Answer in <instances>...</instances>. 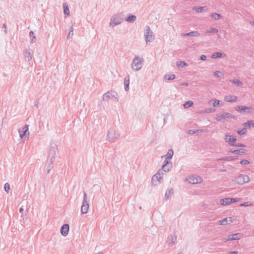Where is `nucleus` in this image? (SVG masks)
Segmentation results:
<instances>
[{
	"label": "nucleus",
	"instance_id": "1",
	"mask_svg": "<svg viewBox=\"0 0 254 254\" xmlns=\"http://www.w3.org/2000/svg\"><path fill=\"white\" fill-rule=\"evenodd\" d=\"M124 21V14L122 13L114 15L111 18L110 26L114 27L122 23Z\"/></svg>",
	"mask_w": 254,
	"mask_h": 254
},
{
	"label": "nucleus",
	"instance_id": "2",
	"mask_svg": "<svg viewBox=\"0 0 254 254\" xmlns=\"http://www.w3.org/2000/svg\"><path fill=\"white\" fill-rule=\"evenodd\" d=\"M144 36L146 44H149L155 39L153 32L151 30L150 26L148 25H146L145 27Z\"/></svg>",
	"mask_w": 254,
	"mask_h": 254
},
{
	"label": "nucleus",
	"instance_id": "3",
	"mask_svg": "<svg viewBox=\"0 0 254 254\" xmlns=\"http://www.w3.org/2000/svg\"><path fill=\"white\" fill-rule=\"evenodd\" d=\"M144 60L142 58L135 56L131 63V67L133 70H139L142 68Z\"/></svg>",
	"mask_w": 254,
	"mask_h": 254
},
{
	"label": "nucleus",
	"instance_id": "4",
	"mask_svg": "<svg viewBox=\"0 0 254 254\" xmlns=\"http://www.w3.org/2000/svg\"><path fill=\"white\" fill-rule=\"evenodd\" d=\"M164 175L163 171L159 170L157 173L153 176L151 179V183L154 186H157L161 183V180Z\"/></svg>",
	"mask_w": 254,
	"mask_h": 254
},
{
	"label": "nucleus",
	"instance_id": "5",
	"mask_svg": "<svg viewBox=\"0 0 254 254\" xmlns=\"http://www.w3.org/2000/svg\"><path fill=\"white\" fill-rule=\"evenodd\" d=\"M250 181V177L248 175L245 174H241L233 180L235 184L239 185H243L245 183L249 182Z\"/></svg>",
	"mask_w": 254,
	"mask_h": 254
},
{
	"label": "nucleus",
	"instance_id": "6",
	"mask_svg": "<svg viewBox=\"0 0 254 254\" xmlns=\"http://www.w3.org/2000/svg\"><path fill=\"white\" fill-rule=\"evenodd\" d=\"M89 204L87 193L85 191L83 192V199L82 203L81 212L82 214H86L89 209Z\"/></svg>",
	"mask_w": 254,
	"mask_h": 254
},
{
	"label": "nucleus",
	"instance_id": "7",
	"mask_svg": "<svg viewBox=\"0 0 254 254\" xmlns=\"http://www.w3.org/2000/svg\"><path fill=\"white\" fill-rule=\"evenodd\" d=\"M120 134L118 133L114 128L109 129L107 138V140L111 142H115L119 137Z\"/></svg>",
	"mask_w": 254,
	"mask_h": 254
},
{
	"label": "nucleus",
	"instance_id": "8",
	"mask_svg": "<svg viewBox=\"0 0 254 254\" xmlns=\"http://www.w3.org/2000/svg\"><path fill=\"white\" fill-rule=\"evenodd\" d=\"M110 99L115 102L118 101V94L115 91H110L105 93L103 96L102 99L104 101H108Z\"/></svg>",
	"mask_w": 254,
	"mask_h": 254
},
{
	"label": "nucleus",
	"instance_id": "9",
	"mask_svg": "<svg viewBox=\"0 0 254 254\" xmlns=\"http://www.w3.org/2000/svg\"><path fill=\"white\" fill-rule=\"evenodd\" d=\"M231 118L235 119L236 117L227 112L223 113L222 114L216 115L215 117V119L218 121H224Z\"/></svg>",
	"mask_w": 254,
	"mask_h": 254
},
{
	"label": "nucleus",
	"instance_id": "10",
	"mask_svg": "<svg viewBox=\"0 0 254 254\" xmlns=\"http://www.w3.org/2000/svg\"><path fill=\"white\" fill-rule=\"evenodd\" d=\"M187 181L190 184H196L202 182L203 179L201 177L198 176H190L187 178Z\"/></svg>",
	"mask_w": 254,
	"mask_h": 254
},
{
	"label": "nucleus",
	"instance_id": "11",
	"mask_svg": "<svg viewBox=\"0 0 254 254\" xmlns=\"http://www.w3.org/2000/svg\"><path fill=\"white\" fill-rule=\"evenodd\" d=\"M57 147L56 144H51L49 148L48 159H55L56 155Z\"/></svg>",
	"mask_w": 254,
	"mask_h": 254
},
{
	"label": "nucleus",
	"instance_id": "12",
	"mask_svg": "<svg viewBox=\"0 0 254 254\" xmlns=\"http://www.w3.org/2000/svg\"><path fill=\"white\" fill-rule=\"evenodd\" d=\"M242 237L241 233H236L229 235L227 239H224V241H233L240 239Z\"/></svg>",
	"mask_w": 254,
	"mask_h": 254
},
{
	"label": "nucleus",
	"instance_id": "13",
	"mask_svg": "<svg viewBox=\"0 0 254 254\" xmlns=\"http://www.w3.org/2000/svg\"><path fill=\"white\" fill-rule=\"evenodd\" d=\"M236 110L240 113H249L252 110L251 107H247L244 106H237L235 108Z\"/></svg>",
	"mask_w": 254,
	"mask_h": 254
},
{
	"label": "nucleus",
	"instance_id": "14",
	"mask_svg": "<svg viewBox=\"0 0 254 254\" xmlns=\"http://www.w3.org/2000/svg\"><path fill=\"white\" fill-rule=\"evenodd\" d=\"M18 132L19 133V136L21 138H22L24 135H26L27 132L29 134V133L28 132V125H25L22 128V129L19 128L18 129Z\"/></svg>",
	"mask_w": 254,
	"mask_h": 254
},
{
	"label": "nucleus",
	"instance_id": "15",
	"mask_svg": "<svg viewBox=\"0 0 254 254\" xmlns=\"http://www.w3.org/2000/svg\"><path fill=\"white\" fill-rule=\"evenodd\" d=\"M177 237L175 236L170 235L168 237L167 244L169 246H172L176 243Z\"/></svg>",
	"mask_w": 254,
	"mask_h": 254
},
{
	"label": "nucleus",
	"instance_id": "16",
	"mask_svg": "<svg viewBox=\"0 0 254 254\" xmlns=\"http://www.w3.org/2000/svg\"><path fill=\"white\" fill-rule=\"evenodd\" d=\"M164 164L162 166V170L163 172H168L170 170V169L172 167V164L171 162H169L168 160L166 159L164 161Z\"/></svg>",
	"mask_w": 254,
	"mask_h": 254
},
{
	"label": "nucleus",
	"instance_id": "17",
	"mask_svg": "<svg viewBox=\"0 0 254 254\" xmlns=\"http://www.w3.org/2000/svg\"><path fill=\"white\" fill-rule=\"evenodd\" d=\"M54 160H55L54 158L48 159V160L46 163V165H45V167L47 169V174H49L50 173V170L53 168V164Z\"/></svg>",
	"mask_w": 254,
	"mask_h": 254
},
{
	"label": "nucleus",
	"instance_id": "18",
	"mask_svg": "<svg viewBox=\"0 0 254 254\" xmlns=\"http://www.w3.org/2000/svg\"><path fill=\"white\" fill-rule=\"evenodd\" d=\"M69 229V226L68 224H64L61 229V233L64 236L67 235Z\"/></svg>",
	"mask_w": 254,
	"mask_h": 254
},
{
	"label": "nucleus",
	"instance_id": "19",
	"mask_svg": "<svg viewBox=\"0 0 254 254\" xmlns=\"http://www.w3.org/2000/svg\"><path fill=\"white\" fill-rule=\"evenodd\" d=\"M228 222L229 223L232 222V217H229L223 219L222 220H220L218 221L217 224L218 225H226L228 224Z\"/></svg>",
	"mask_w": 254,
	"mask_h": 254
},
{
	"label": "nucleus",
	"instance_id": "20",
	"mask_svg": "<svg viewBox=\"0 0 254 254\" xmlns=\"http://www.w3.org/2000/svg\"><path fill=\"white\" fill-rule=\"evenodd\" d=\"M228 152L234 153L235 154H244L246 153V150L242 148L236 150L229 149L228 150Z\"/></svg>",
	"mask_w": 254,
	"mask_h": 254
},
{
	"label": "nucleus",
	"instance_id": "21",
	"mask_svg": "<svg viewBox=\"0 0 254 254\" xmlns=\"http://www.w3.org/2000/svg\"><path fill=\"white\" fill-rule=\"evenodd\" d=\"M225 100L228 102H234L237 100V97L234 95H227L225 97Z\"/></svg>",
	"mask_w": 254,
	"mask_h": 254
},
{
	"label": "nucleus",
	"instance_id": "22",
	"mask_svg": "<svg viewBox=\"0 0 254 254\" xmlns=\"http://www.w3.org/2000/svg\"><path fill=\"white\" fill-rule=\"evenodd\" d=\"M200 34L198 31H192L188 33L183 34L182 36H192V37H198L200 36Z\"/></svg>",
	"mask_w": 254,
	"mask_h": 254
},
{
	"label": "nucleus",
	"instance_id": "23",
	"mask_svg": "<svg viewBox=\"0 0 254 254\" xmlns=\"http://www.w3.org/2000/svg\"><path fill=\"white\" fill-rule=\"evenodd\" d=\"M232 198H224L220 200V204L222 205H227L231 203Z\"/></svg>",
	"mask_w": 254,
	"mask_h": 254
},
{
	"label": "nucleus",
	"instance_id": "24",
	"mask_svg": "<svg viewBox=\"0 0 254 254\" xmlns=\"http://www.w3.org/2000/svg\"><path fill=\"white\" fill-rule=\"evenodd\" d=\"M226 137L224 138L227 142H234L236 140V138L233 135H229L228 134L225 135Z\"/></svg>",
	"mask_w": 254,
	"mask_h": 254
},
{
	"label": "nucleus",
	"instance_id": "25",
	"mask_svg": "<svg viewBox=\"0 0 254 254\" xmlns=\"http://www.w3.org/2000/svg\"><path fill=\"white\" fill-rule=\"evenodd\" d=\"M129 76L127 75L124 78L125 89L126 91L129 90Z\"/></svg>",
	"mask_w": 254,
	"mask_h": 254
},
{
	"label": "nucleus",
	"instance_id": "26",
	"mask_svg": "<svg viewBox=\"0 0 254 254\" xmlns=\"http://www.w3.org/2000/svg\"><path fill=\"white\" fill-rule=\"evenodd\" d=\"M193 10L197 12H201L203 11H207L208 10V8L206 6L201 7L195 6L193 8Z\"/></svg>",
	"mask_w": 254,
	"mask_h": 254
},
{
	"label": "nucleus",
	"instance_id": "27",
	"mask_svg": "<svg viewBox=\"0 0 254 254\" xmlns=\"http://www.w3.org/2000/svg\"><path fill=\"white\" fill-rule=\"evenodd\" d=\"M136 19V17L132 14H130L126 18L125 20L129 23H132Z\"/></svg>",
	"mask_w": 254,
	"mask_h": 254
},
{
	"label": "nucleus",
	"instance_id": "28",
	"mask_svg": "<svg viewBox=\"0 0 254 254\" xmlns=\"http://www.w3.org/2000/svg\"><path fill=\"white\" fill-rule=\"evenodd\" d=\"M230 81L233 84L236 85L237 86L243 87V83L240 80L238 79H234L232 80H230Z\"/></svg>",
	"mask_w": 254,
	"mask_h": 254
},
{
	"label": "nucleus",
	"instance_id": "29",
	"mask_svg": "<svg viewBox=\"0 0 254 254\" xmlns=\"http://www.w3.org/2000/svg\"><path fill=\"white\" fill-rule=\"evenodd\" d=\"M63 7H64V14L68 16L69 15V10L68 8V4L66 2H64L63 3Z\"/></svg>",
	"mask_w": 254,
	"mask_h": 254
},
{
	"label": "nucleus",
	"instance_id": "30",
	"mask_svg": "<svg viewBox=\"0 0 254 254\" xmlns=\"http://www.w3.org/2000/svg\"><path fill=\"white\" fill-rule=\"evenodd\" d=\"M210 17L215 20H218L222 17V15L220 14L213 12L210 14Z\"/></svg>",
	"mask_w": 254,
	"mask_h": 254
},
{
	"label": "nucleus",
	"instance_id": "31",
	"mask_svg": "<svg viewBox=\"0 0 254 254\" xmlns=\"http://www.w3.org/2000/svg\"><path fill=\"white\" fill-rule=\"evenodd\" d=\"M24 56L25 59L27 61H30L32 59L30 52L27 50L25 51L24 53Z\"/></svg>",
	"mask_w": 254,
	"mask_h": 254
},
{
	"label": "nucleus",
	"instance_id": "32",
	"mask_svg": "<svg viewBox=\"0 0 254 254\" xmlns=\"http://www.w3.org/2000/svg\"><path fill=\"white\" fill-rule=\"evenodd\" d=\"M220 101L216 100V99H214V100L209 101V104L212 105L213 107H216V106H219V105L220 104Z\"/></svg>",
	"mask_w": 254,
	"mask_h": 254
},
{
	"label": "nucleus",
	"instance_id": "33",
	"mask_svg": "<svg viewBox=\"0 0 254 254\" xmlns=\"http://www.w3.org/2000/svg\"><path fill=\"white\" fill-rule=\"evenodd\" d=\"M244 127H245L246 128L247 127H254V122L253 121H252V120L248 121L247 122H246L245 123H244Z\"/></svg>",
	"mask_w": 254,
	"mask_h": 254
},
{
	"label": "nucleus",
	"instance_id": "34",
	"mask_svg": "<svg viewBox=\"0 0 254 254\" xmlns=\"http://www.w3.org/2000/svg\"><path fill=\"white\" fill-rule=\"evenodd\" d=\"M218 32V30L215 28H210L207 29L205 31L206 34L210 33H217Z\"/></svg>",
	"mask_w": 254,
	"mask_h": 254
},
{
	"label": "nucleus",
	"instance_id": "35",
	"mask_svg": "<svg viewBox=\"0 0 254 254\" xmlns=\"http://www.w3.org/2000/svg\"><path fill=\"white\" fill-rule=\"evenodd\" d=\"M29 36H30V37L31 43H35V42L36 41V37L34 35V32L33 31H31L30 32Z\"/></svg>",
	"mask_w": 254,
	"mask_h": 254
},
{
	"label": "nucleus",
	"instance_id": "36",
	"mask_svg": "<svg viewBox=\"0 0 254 254\" xmlns=\"http://www.w3.org/2000/svg\"><path fill=\"white\" fill-rule=\"evenodd\" d=\"M173 193V189H170L168 190H167L166 194L165 195V197L166 199L169 198L170 196Z\"/></svg>",
	"mask_w": 254,
	"mask_h": 254
},
{
	"label": "nucleus",
	"instance_id": "37",
	"mask_svg": "<svg viewBox=\"0 0 254 254\" xmlns=\"http://www.w3.org/2000/svg\"><path fill=\"white\" fill-rule=\"evenodd\" d=\"M173 154H174L173 150L172 149L169 150L168 152H167V153L166 155V159L168 160V159H171L173 156Z\"/></svg>",
	"mask_w": 254,
	"mask_h": 254
},
{
	"label": "nucleus",
	"instance_id": "38",
	"mask_svg": "<svg viewBox=\"0 0 254 254\" xmlns=\"http://www.w3.org/2000/svg\"><path fill=\"white\" fill-rule=\"evenodd\" d=\"M165 78L168 80H173L175 78L174 74H166L165 75Z\"/></svg>",
	"mask_w": 254,
	"mask_h": 254
},
{
	"label": "nucleus",
	"instance_id": "39",
	"mask_svg": "<svg viewBox=\"0 0 254 254\" xmlns=\"http://www.w3.org/2000/svg\"><path fill=\"white\" fill-rule=\"evenodd\" d=\"M193 102L191 101H188L185 103L184 107L185 108H188L193 105Z\"/></svg>",
	"mask_w": 254,
	"mask_h": 254
},
{
	"label": "nucleus",
	"instance_id": "40",
	"mask_svg": "<svg viewBox=\"0 0 254 254\" xmlns=\"http://www.w3.org/2000/svg\"><path fill=\"white\" fill-rule=\"evenodd\" d=\"M222 56V53L219 52H215L212 54L211 57L213 59L220 58Z\"/></svg>",
	"mask_w": 254,
	"mask_h": 254
},
{
	"label": "nucleus",
	"instance_id": "41",
	"mask_svg": "<svg viewBox=\"0 0 254 254\" xmlns=\"http://www.w3.org/2000/svg\"><path fill=\"white\" fill-rule=\"evenodd\" d=\"M177 66L179 67H183L187 65V64L183 61H178L176 63Z\"/></svg>",
	"mask_w": 254,
	"mask_h": 254
},
{
	"label": "nucleus",
	"instance_id": "42",
	"mask_svg": "<svg viewBox=\"0 0 254 254\" xmlns=\"http://www.w3.org/2000/svg\"><path fill=\"white\" fill-rule=\"evenodd\" d=\"M238 158V156H229L226 157V160H227V161H232L237 159Z\"/></svg>",
	"mask_w": 254,
	"mask_h": 254
},
{
	"label": "nucleus",
	"instance_id": "43",
	"mask_svg": "<svg viewBox=\"0 0 254 254\" xmlns=\"http://www.w3.org/2000/svg\"><path fill=\"white\" fill-rule=\"evenodd\" d=\"M237 132L239 135H241L245 134L247 132V128L244 127L243 129H242L241 130H238L237 131Z\"/></svg>",
	"mask_w": 254,
	"mask_h": 254
},
{
	"label": "nucleus",
	"instance_id": "44",
	"mask_svg": "<svg viewBox=\"0 0 254 254\" xmlns=\"http://www.w3.org/2000/svg\"><path fill=\"white\" fill-rule=\"evenodd\" d=\"M4 189L5 191L7 193L9 192V191L10 190V186H9V184L8 183H5L4 184Z\"/></svg>",
	"mask_w": 254,
	"mask_h": 254
},
{
	"label": "nucleus",
	"instance_id": "45",
	"mask_svg": "<svg viewBox=\"0 0 254 254\" xmlns=\"http://www.w3.org/2000/svg\"><path fill=\"white\" fill-rule=\"evenodd\" d=\"M230 145H232V146H237V147H245L246 146L245 144H244L243 143H235V144H230Z\"/></svg>",
	"mask_w": 254,
	"mask_h": 254
},
{
	"label": "nucleus",
	"instance_id": "46",
	"mask_svg": "<svg viewBox=\"0 0 254 254\" xmlns=\"http://www.w3.org/2000/svg\"><path fill=\"white\" fill-rule=\"evenodd\" d=\"M73 35V28L72 27H70V30L68 32V34L67 36V38L68 39Z\"/></svg>",
	"mask_w": 254,
	"mask_h": 254
},
{
	"label": "nucleus",
	"instance_id": "47",
	"mask_svg": "<svg viewBox=\"0 0 254 254\" xmlns=\"http://www.w3.org/2000/svg\"><path fill=\"white\" fill-rule=\"evenodd\" d=\"M240 164L241 165H248L250 164V161L247 160H242L240 161Z\"/></svg>",
	"mask_w": 254,
	"mask_h": 254
},
{
	"label": "nucleus",
	"instance_id": "48",
	"mask_svg": "<svg viewBox=\"0 0 254 254\" xmlns=\"http://www.w3.org/2000/svg\"><path fill=\"white\" fill-rule=\"evenodd\" d=\"M252 205V203L250 202H246L245 203H241L240 204V206H251Z\"/></svg>",
	"mask_w": 254,
	"mask_h": 254
},
{
	"label": "nucleus",
	"instance_id": "49",
	"mask_svg": "<svg viewBox=\"0 0 254 254\" xmlns=\"http://www.w3.org/2000/svg\"><path fill=\"white\" fill-rule=\"evenodd\" d=\"M215 110H212L211 109H208L205 111H202L201 112V113H210L211 112H214Z\"/></svg>",
	"mask_w": 254,
	"mask_h": 254
},
{
	"label": "nucleus",
	"instance_id": "50",
	"mask_svg": "<svg viewBox=\"0 0 254 254\" xmlns=\"http://www.w3.org/2000/svg\"><path fill=\"white\" fill-rule=\"evenodd\" d=\"M198 131H199L198 130H193V129H191V130H190L189 131V133L190 134H194V133L198 132Z\"/></svg>",
	"mask_w": 254,
	"mask_h": 254
},
{
	"label": "nucleus",
	"instance_id": "51",
	"mask_svg": "<svg viewBox=\"0 0 254 254\" xmlns=\"http://www.w3.org/2000/svg\"><path fill=\"white\" fill-rule=\"evenodd\" d=\"M221 73V72L219 71H216L215 72H214V75L216 76L217 77H220V75L219 74Z\"/></svg>",
	"mask_w": 254,
	"mask_h": 254
},
{
	"label": "nucleus",
	"instance_id": "52",
	"mask_svg": "<svg viewBox=\"0 0 254 254\" xmlns=\"http://www.w3.org/2000/svg\"><path fill=\"white\" fill-rule=\"evenodd\" d=\"M206 58H207L206 56L205 55H201V56H200V59L201 60H202V61H205V60H206Z\"/></svg>",
	"mask_w": 254,
	"mask_h": 254
},
{
	"label": "nucleus",
	"instance_id": "53",
	"mask_svg": "<svg viewBox=\"0 0 254 254\" xmlns=\"http://www.w3.org/2000/svg\"><path fill=\"white\" fill-rule=\"evenodd\" d=\"M217 161H227V160H226V157H223V158H220V159H217Z\"/></svg>",
	"mask_w": 254,
	"mask_h": 254
},
{
	"label": "nucleus",
	"instance_id": "54",
	"mask_svg": "<svg viewBox=\"0 0 254 254\" xmlns=\"http://www.w3.org/2000/svg\"><path fill=\"white\" fill-rule=\"evenodd\" d=\"M238 201V198H232L231 203H233V202H237Z\"/></svg>",
	"mask_w": 254,
	"mask_h": 254
},
{
	"label": "nucleus",
	"instance_id": "55",
	"mask_svg": "<svg viewBox=\"0 0 254 254\" xmlns=\"http://www.w3.org/2000/svg\"><path fill=\"white\" fill-rule=\"evenodd\" d=\"M182 85H183V86H187L189 85V83H187V82H185V83H183Z\"/></svg>",
	"mask_w": 254,
	"mask_h": 254
},
{
	"label": "nucleus",
	"instance_id": "56",
	"mask_svg": "<svg viewBox=\"0 0 254 254\" xmlns=\"http://www.w3.org/2000/svg\"><path fill=\"white\" fill-rule=\"evenodd\" d=\"M226 170L225 169H221L219 170V172H226Z\"/></svg>",
	"mask_w": 254,
	"mask_h": 254
},
{
	"label": "nucleus",
	"instance_id": "57",
	"mask_svg": "<svg viewBox=\"0 0 254 254\" xmlns=\"http://www.w3.org/2000/svg\"><path fill=\"white\" fill-rule=\"evenodd\" d=\"M95 254H104V253L103 252H100L99 253H95Z\"/></svg>",
	"mask_w": 254,
	"mask_h": 254
},
{
	"label": "nucleus",
	"instance_id": "58",
	"mask_svg": "<svg viewBox=\"0 0 254 254\" xmlns=\"http://www.w3.org/2000/svg\"><path fill=\"white\" fill-rule=\"evenodd\" d=\"M2 27H4V28H6V25L5 23H4V24H3V25H2Z\"/></svg>",
	"mask_w": 254,
	"mask_h": 254
},
{
	"label": "nucleus",
	"instance_id": "59",
	"mask_svg": "<svg viewBox=\"0 0 254 254\" xmlns=\"http://www.w3.org/2000/svg\"><path fill=\"white\" fill-rule=\"evenodd\" d=\"M23 211V209L22 208H21L19 210V212L21 213Z\"/></svg>",
	"mask_w": 254,
	"mask_h": 254
},
{
	"label": "nucleus",
	"instance_id": "60",
	"mask_svg": "<svg viewBox=\"0 0 254 254\" xmlns=\"http://www.w3.org/2000/svg\"><path fill=\"white\" fill-rule=\"evenodd\" d=\"M38 104H39V102H35V105H36V106H38Z\"/></svg>",
	"mask_w": 254,
	"mask_h": 254
},
{
	"label": "nucleus",
	"instance_id": "61",
	"mask_svg": "<svg viewBox=\"0 0 254 254\" xmlns=\"http://www.w3.org/2000/svg\"><path fill=\"white\" fill-rule=\"evenodd\" d=\"M251 23H252L253 25H254V21L251 22Z\"/></svg>",
	"mask_w": 254,
	"mask_h": 254
},
{
	"label": "nucleus",
	"instance_id": "62",
	"mask_svg": "<svg viewBox=\"0 0 254 254\" xmlns=\"http://www.w3.org/2000/svg\"><path fill=\"white\" fill-rule=\"evenodd\" d=\"M178 254H183L182 253H179Z\"/></svg>",
	"mask_w": 254,
	"mask_h": 254
}]
</instances>
